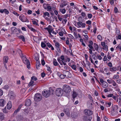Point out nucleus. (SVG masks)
<instances>
[{"label": "nucleus", "mask_w": 121, "mask_h": 121, "mask_svg": "<svg viewBox=\"0 0 121 121\" xmlns=\"http://www.w3.org/2000/svg\"><path fill=\"white\" fill-rule=\"evenodd\" d=\"M19 53L20 56L21 57L22 60L24 64L26 65H27V68L29 69L30 68L29 66L30 65V62L28 60L25 56L23 55L22 53V51L20 50V52H19Z\"/></svg>", "instance_id": "obj_1"}, {"label": "nucleus", "mask_w": 121, "mask_h": 121, "mask_svg": "<svg viewBox=\"0 0 121 121\" xmlns=\"http://www.w3.org/2000/svg\"><path fill=\"white\" fill-rule=\"evenodd\" d=\"M52 91V94H53L54 92V91L52 89H51L49 90L44 91L42 92L43 95L46 97H48L50 95L51 91Z\"/></svg>", "instance_id": "obj_2"}, {"label": "nucleus", "mask_w": 121, "mask_h": 121, "mask_svg": "<svg viewBox=\"0 0 121 121\" xmlns=\"http://www.w3.org/2000/svg\"><path fill=\"white\" fill-rule=\"evenodd\" d=\"M37 79H38L35 76H33L31 77L30 81L28 85V86H29V87L31 86V89L30 88V89H32L34 85H35V84H34V82L33 81H36Z\"/></svg>", "instance_id": "obj_3"}, {"label": "nucleus", "mask_w": 121, "mask_h": 121, "mask_svg": "<svg viewBox=\"0 0 121 121\" xmlns=\"http://www.w3.org/2000/svg\"><path fill=\"white\" fill-rule=\"evenodd\" d=\"M34 99L35 101L37 102L40 101L42 99V95L39 93H36L35 94Z\"/></svg>", "instance_id": "obj_4"}, {"label": "nucleus", "mask_w": 121, "mask_h": 121, "mask_svg": "<svg viewBox=\"0 0 121 121\" xmlns=\"http://www.w3.org/2000/svg\"><path fill=\"white\" fill-rule=\"evenodd\" d=\"M63 93V91L61 89L58 88L56 89V93L57 96H61Z\"/></svg>", "instance_id": "obj_5"}, {"label": "nucleus", "mask_w": 121, "mask_h": 121, "mask_svg": "<svg viewBox=\"0 0 121 121\" xmlns=\"http://www.w3.org/2000/svg\"><path fill=\"white\" fill-rule=\"evenodd\" d=\"M63 89V91L66 93L70 92L71 91L70 87L68 85H64Z\"/></svg>", "instance_id": "obj_6"}, {"label": "nucleus", "mask_w": 121, "mask_h": 121, "mask_svg": "<svg viewBox=\"0 0 121 121\" xmlns=\"http://www.w3.org/2000/svg\"><path fill=\"white\" fill-rule=\"evenodd\" d=\"M19 19L22 22H28L29 21L27 18L25 17V16L23 15L22 16H20L19 17Z\"/></svg>", "instance_id": "obj_7"}, {"label": "nucleus", "mask_w": 121, "mask_h": 121, "mask_svg": "<svg viewBox=\"0 0 121 121\" xmlns=\"http://www.w3.org/2000/svg\"><path fill=\"white\" fill-rule=\"evenodd\" d=\"M84 112L86 115L90 116L92 115L93 114L92 111L88 109H85L84 111Z\"/></svg>", "instance_id": "obj_8"}, {"label": "nucleus", "mask_w": 121, "mask_h": 121, "mask_svg": "<svg viewBox=\"0 0 121 121\" xmlns=\"http://www.w3.org/2000/svg\"><path fill=\"white\" fill-rule=\"evenodd\" d=\"M63 73L65 74V76L66 78H70L71 77L70 73L68 71H66L64 70Z\"/></svg>", "instance_id": "obj_9"}, {"label": "nucleus", "mask_w": 121, "mask_h": 121, "mask_svg": "<svg viewBox=\"0 0 121 121\" xmlns=\"http://www.w3.org/2000/svg\"><path fill=\"white\" fill-rule=\"evenodd\" d=\"M92 119L91 116H84L83 117L84 121H91Z\"/></svg>", "instance_id": "obj_10"}, {"label": "nucleus", "mask_w": 121, "mask_h": 121, "mask_svg": "<svg viewBox=\"0 0 121 121\" xmlns=\"http://www.w3.org/2000/svg\"><path fill=\"white\" fill-rule=\"evenodd\" d=\"M6 101L3 99H0V106L4 107L6 104Z\"/></svg>", "instance_id": "obj_11"}, {"label": "nucleus", "mask_w": 121, "mask_h": 121, "mask_svg": "<svg viewBox=\"0 0 121 121\" xmlns=\"http://www.w3.org/2000/svg\"><path fill=\"white\" fill-rule=\"evenodd\" d=\"M55 46L57 50L58 51L59 53L61 52V51L60 48V44L58 42H56L55 43Z\"/></svg>", "instance_id": "obj_12"}, {"label": "nucleus", "mask_w": 121, "mask_h": 121, "mask_svg": "<svg viewBox=\"0 0 121 121\" xmlns=\"http://www.w3.org/2000/svg\"><path fill=\"white\" fill-rule=\"evenodd\" d=\"M31 101L30 99H26L25 101V105L27 106H30L31 104Z\"/></svg>", "instance_id": "obj_13"}, {"label": "nucleus", "mask_w": 121, "mask_h": 121, "mask_svg": "<svg viewBox=\"0 0 121 121\" xmlns=\"http://www.w3.org/2000/svg\"><path fill=\"white\" fill-rule=\"evenodd\" d=\"M0 12L2 13L4 12L5 14H8L9 13V11L6 9H0Z\"/></svg>", "instance_id": "obj_14"}, {"label": "nucleus", "mask_w": 121, "mask_h": 121, "mask_svg": "<svg viewBox=\"0 0 121 121\" xmlns=\"http://www.w3.org/2000/svg\"><path fill=\"white\" fill-rule=\"evenodd\" d=\"M64 112L65 113L67 116L69 117L70 113L69 112V110L68 108H66L64 110Z\"/></svg>", "instance_id": "obj_15"}, {"label": "nucleus", "mask_w": 121, "mask_h": 121, "mask_svg": "<svg viewBox=\"0 0 121 121\" xmlns=\"http://www.w3.org/2000/svg\"><path fill=\"white\" fill-rule=\"evenodd\" d=\"M8 95L10 97L11 99H14L15 96V94L13 93V92L12 91L9 92Z\"/></svg>", "instance_id": "obj_16"}, {"label": "nucleus", "mask_w": 121, "mask_h": 121, "mask_svg": "<svg viewBox=\"0 0 121 121\" xmlns=\"http://www.w3.org/2000/svg\"><path fill=\"white\" fill-rule=\"evenodd\" d=\"M12 107L11 102L10 101H9L7 104V109L9 110Z\"/></svg>", "instance_id": "obj_17"}, {"label": "nucleus", "mask_w": 121, "mask_h": 121, "mask_svg": "<svg viewBox=\"0 0 121 121\" xmlns=\"http://www.w3.org/2000/svg\"><path fill=\"white\" fill-rule=\"evenodd\" d=\"M67 4V2L65 1H64L63 3L60 4V6L61 8H63L64 6H66Z\"/></svg>", "instance_id": "obj_18"}, {"label": "nucleus", "mask_w": 121, "mask_h": 121, "mask_svg": "<svg viewBox=\"0 0 121 121\" xmlns=\"http://www.w3.org/2000/svg\"><path fill=\"white\" fill-rule=\"evenodd\" d=\"M8 56H4L3 60V63H7L8 60Z\"/></svg>", "instance_id": "obj_19"}, {"label": "nucleus", "mask_w": 121, "mask_h": 121, "mask_svg": "<svg viewBox=\"0 0 121 121\" xmlns=\"http://www.w3.org/2000/svg\"><path fill=\"white\" fill-rule=\"evenodd\" d=\"M11 31L13 33H15L17 31V29L15 27L13 26L11 28Z\"/></svg>", "instance_id": "obj_20"}, {"label": "nucleus", "mask_w": 121, "mask_h": 121, "mask_svg": "<svg viewBox=\"0 0 121 121\" xmlns=\"http://www.w3.org/2000/svg\"><path fill=\"white\" fill-rule=\"evenodd\" d=\"M53 65L55 66H56L58 65H59V64L57 62L56 60L55 59H53Z\"/></svg>", "instance_id": "obj_21"}, {"label": "nucleus", "mask_w": 121, "mask_h": 121, "mask_svg": "<svg viewBox=\"0 0 121 121\" xmlns=\"http://www.w3.org/2000/svg\"><path fill=\"white\" fill-rule=\"evenodd\" d=\"M4 118V114L2 112L0 113V119L1 120H3Z\"/></svg>", "instance_id": "obj_22"}, {"label": "nucleus", "mask_w": 121, "mask_h": 121, "mask_svg": "<svg viewBox=\"0 0 121 121\" xmlns=\"http://www.w3.org/2000/svg\"><path fill=\"white\" fill-rule=\"evenodd\" d=\"M102 86L104 88L107 87L108 86V84L106 82H104L102 84Z\"/></svg>", "instance_id": "obj_23"}, {"label": "nucleus", "mask_w": 121, "mask_h": 121, "mask_svg": "<svg viewBox=\"0 0 121 121\" xmlns=\"http://www.w3.org/2000/svg\"><path fill=\"white\" fill-rule=\"evenodd\" d=\"M71 115L72 117L74 118H76L77 116V115L75 112L71 113Z\"/></svg>", "instance_id": "obj_24"}, {"label": "nucleus", "mask_w": 121, "mask_h": 121, "mask_svg": "<svg viewBox=\"0 0 121 121\" xmlns=\"http://www.w3.org/2000/svg\"><path fill=\"white\" fill-rule=\"evenodd\" d=\"M40 65V64L39 61H37L36 62V67L37 69H39Z\"/></svg>", "instance_id": "obj_25"}, {"label": "nucleus", "mask_w": 121, "mask_h": 121, "mask_svg": "<svg viewBox=\"0 0 121 121\" xmlns=\"http://www.w3.org/2000/svg\"><path fill=\"white\" fill-rule=\"evenodd\" d=\"M94 46L95 49L96 51H98L99 50V46L96 43H94Z\"/></svg>", "instance_id": "obj_26"}, {"label": "nucleus", "mask_w": 121, "mask_h": 121, "mask_svg": "<svg viewBox=\"0 0 121 121\" xmlns=\"http://www.w3.org/2000/svg\"><path fill=\"white\" fill-rule=\"evenodd\" d=\"M78 95V94L75 91H73V93L72 94L73 98L74 99L77 97Z\"/></svg>", "instance_id": "obj_27"}, {"label": "nucleus", "mask_w": 121, "mask_h": 121, "mask_svg": "<svg viewBox=\"0 0 121 121\" xmlns=\"http://www.w3.org/2000/svg\"><path fill=\"white\" fill-rule=\"evenodd\" d=\"M117 69L116 67H113L112 68L110 67L109 68L110 71L111 72H113L114 71H115Z\"/></svg>", "instance_id": "obj_28"}, {"label": "nucleus", "mask_w": 121, "mask_h": 121, "mask_svg": "<svg viewBox=\"0 0 121 121\" xmlns=\"http://www.w3.org/2000/svg\"><path fill=\"white\" fill-rule=\"evenodd\" d=\"M20 39H21L23 42H25V37L24 36L22 35H21L18 37Z\"/></svg>", "instance_id": "obj_29"}, {"label": "nucleus", "mask_w": 121, "mask_h": 121, "mask_svg": "<svg viewBox=\"0 0 121 121\" xmlns=\"http://www.w3.org/2000/svg\"><path fill=\"white\" fill-rule=\"evenodd\" d=\"M46 15H47L48 17H49L50 16V15L49 13L48 12L44 13L43 16V17L44 18Z\"/></svg>", "instance_id": "obj_30"}, {"label": "nucleus", "mask_w": 121, "mask_h": 121, "mask_svg": "<svg viewBox=\"0 0 121 121\" xmlns=\"http://www.w3.org/2000/svg\"><path fill=\"white\" fill-rule=\"evenodd\" d=\"M60 11L62 13L64 14L65 13L66 11L65 9L64 8L63 9H60Z\"/></svg>", "instance_id": "obj_31"}, {"label": "nucleus", "mask_w": 121, "mask_h": 121, "mask_svg": "<svg viewBox=\"0 0 121 121\" xmlns=\"http://www.w3.org/2000/svg\"><path fill=\"white\" fill-rule=\"evenodd\" d=\"M41 47L43 48L46 47V45L43 42H42L41 43Z\"/></svg>", "instance_id": "obj_32"}, {"label": "nucleus", "mask_w": 121, "mask_h": 121, "mask_svg": "<svg viewBox=\"0 0 121 121\" xmlns=\"http://www.w3.org/2000/svg\"><path fill=\"white\" fill-rule=\"evenodd\" d=\"M39 56L38 55H37L35 56L34 59L36 61H38V60H39Z\"/></svg>", "instance_id": "obj_33"}, {"label": "nucleus", "mask_w": 121, "mask_h": 121, "mask_svg": "<svg viewBox=\"0 0 121 121\" xmlns=\"http://www.w3.org/2000/svg\"><path fill=\"white\" fill-rule=\"evenodd\" d=\"M70 66L72 67L73 69L74 70H76V67L75 65H73Z\"/></svg>", "instance_id": "obj_34"}, {"label": "nucleus", "mask_w": 121, "mask_h": 121, "mask_svg": "<svg viewBox=\"0 0 121 121\" xmlns=\"http://www.w3.org/2000/svg\"><path fill=\"white\" fill-rule=\"evenodd\" d=\"M115 30L116 33L117 35H118L120 32V30L117 28H116Z\"/></svg>", "instance_id": "obj_35"}, {"label": "nucleus", "mask_w": 121, "mask_h": 121, "mask_svg": "<svg viewBox=\"0 0 121 121\" xmlns=\"http://www.w3.org/2000/svg\"><path fill=\"white\" fill-rule=\"evenodd\" d=\"M119 78V76L118 75L116 74L114 75L113 78V79H118Z\"/></svg>", "instance_id": "obj_36"}, {"label": "nucleus", "mask_w": 121, "mask_h": 121, "mask_svg": "<svg viewBox=\"0 0 121 121\" xmlns=\"http://www.w3.org/2000/svg\"><path fill=\"white\" fill-rule=\"evenodd\" d=\"M57 60L61 65H63V62H62V61H62L59 58H58L57 59Z\"/></svg>", "instance_id": "obj_37"}, {"label": "nucleus", "mask_w": 121, "mask_h": 121, "mask_svg": "<svg viewBox=\"0 0 121 121\" xmlns=\"http://www.w3.org/2000/svg\"><path fill=\"white\" fill-rule=\"evenodd\" d=\"M111 104V102L109 103L106 102L105 103V104L106 105V106L107 107H109L110 106Z\"/></svg>", "instance_id": "obj_38"}, {"label": "nucleus", "mask_w": 121, "mask_h": 121, "mask_svg": "<svg viewBox=\"0 0 121 121\" xmlns=\"http://www.w3.org/2000/svg\"><path fill=\"white\" fill-rule=\"evenodd\" d=\"M62 17V16H60L59 15H57V17H58V19H59V20L60 21H61L63 18H62L61 17Z\"/></svg>", "instance_id": "obj_39"}, {"label": "nucleus", "mask_w": 121, "mask_h": 121, "mask_svg": "<svg viewBox=\"0 0 121 121\" xmlns=\"http://www.w3.org/2000/svg\"><path fill=\"white\" fill-rule=\"evenodd\" d=\"M52 10V8L51 6H47V10L48 11H51Z\"/></svg>", "instance_id": "obj_40"}, {"label": "nucleus", "mask_w": 121, "mask_h": 121, "mask_svg": "<svg viewBox=\"0 0 121 121\" xmlns=\"http://www.w3.org/2000/svg\"><path fill=\"white\" fill-rule=\"evenodd\" d=\"M97 38L98 39L100 40L101 41L102 39L101 36L100 35H98L97 36Z\"/></svg>", "instance_id": "obj_41"}, {"label": "nucleus", "mask_w": 121, "mask_h": 121, "mask_svg": "<svg viewBox=\"0 0 121 121\" xmlns=\"http://www.w3.org/2000/svg\"><path fill=\"white\" fill-rule=\"evenodd\" d=\"M113 80L112 79H108L107 80V81L109 83L111 84L112 83Z\"/></svg>", "instance_id": "obj_42"}, {"label": "nucleus", "mask_w": 121, "mask_h": 121, "mask_svg": "<svg viewBox=\"0 0 121 121\" xmlns=\"http://www.w3.org/2000/svg\"><path fill=\"white\" fill-rule=\"evenodd\" d=\"M92 58L94 60H96L97 59V58L96 57L95 58V54L94 53H92Z\"/></svg>", "instance_id": "obj_43"}, {"label": "nucleus", "mask_w": 121, "mask_h": 121, "mask_svg": "<svg viewBox=\"0 0 121 121\" xmlns=\"http://www.w3.org/2000/svg\"><path fill=\"white\" fill-rule=\"evenodd\" d=\"M2 111L3 112L5 113H8V111H7L6 110V108L5 107L4 109H2Z\"/></svg>", "instance_id": "obj_44"}, {"label": "nucleus", "mask_w": 121, "mask_h": 121, "mask_svg": "<svg viewBox=\"0 0 121 121\" xmlns=\"http://www.w3.org/2000/svg\"><path fill=\"white\" fill-rule=\"evenodd\" d=\"M65 74H61L60 76V78L61 79H63L65 78Z\"/></svg>", "instance_id": "obj_45"}, {"label": "nucleus", "mask_w": 121, "mask_h": 121, "mask_svg": "<svg viewBox=\"0 0 121 121\" xmlns=\"http://www.w3.org/2000/svg\"><path fill=\"white\" fill-rule=\"evenodd\" d=\"M92 16V15L91 14L88 13L87 14V17L88 18H91Z\"/></svg>", "instance_id": "obj_46"}, {"label": "nucleus", "mask_w": 121, "mask_h": 121, "mask_svg": "<svg viewBox=\"0 0 121 121\" xmlns=\"http://www.w3.org/2000/svg\"><path fill=\"white\" fill-rule=\"evenodd\" d=\"M97 56L98 58V59L99 60H102V58L100 55L98 54L97 55Z\"/></svg>", "instance_id": "obj_47"}, {"label": "nucleus", "mask_w": 121, "mask_h": 121, "mask_svg": "<svg viewBox=\"0 0 121 121\" xmlns=\"http://www.w3.org/2000/svg\"><path fill=\"white\" fill-rule=\"evenodd\" d=\"M30 30L35 33L37 31L35 29H34L32 27L31 28H30Z\"/></svg>", "instance_id": "obj_48"}, {"label": "nucleus", "mask_w": 121, "mask_h": 121, "mask_svg": "<svg viewBox=\"0 0 121 121\" xmlns=\"http://www.w3.org/2000/svg\"><path fill=\"white\" fill-rule=\"evenodd\" d=\"M86 23L88 25H90L91 24V20H88L86 22Z\"/></svg>", "instance_id": "obj_49"}, {"label": "nucleus", "mask_w": 121, "mask_h": 121, "mask_svg": "<svg viewBox=\"0 0 121 121\" xmlns=\"http://www.w3.org/2000/svg\"><path fill=\"white\" fill-rule=\"evenodd\" d=\"M23 105L22 104H21L19 105L18 108H17V109L19 111L20 110L22 107V106Z\"/></svg>", "instance_id": "obj_50"}, {"label": "nucleus", "mask_w": 121, "mask_h": 121, "mask_svg": "<svg viewBox=\"0 0 121 121\" xmlns=\"http://www.w3.org/2000/svg\"><path fill=\"white\" fill-rule=\"evenodd\" d=\"M107 60H108V61H109V60L107 59V57L106 56H104L103 60L104 61H106Z\"/></svg>", "instance_id": "obj_51"}, {"label": "nucleus", "mask_w": 121, "mask_h": 121, "mask_svg": "<svg viewBox=\"0 0 121 121\" xmlns=\"http://www.w3.org/2000/svg\"><path fill=\"white\" fill-rule=\"evenodd\" d=\"M41 64L43 66L45 64V62L43 59L41 60Z\"/></svg>", "instance_id": "obj_52"}, {"label": "nucleus", "mask_w": 121, "mask_h": 121, "mask_svg": "<svg viewBox=\"0 0 121 121\" xmlns=\"http://www.w3.org/2000/svg\"><path fill=\"white\" fill-rule=\"evenodd\" d=\"M104 47L102 48L103 49L106 50L107 51L108 50V47L107 45H105V46Z\"/></svg>", "instance_id": "obj_53"}, {"label": "nucleus", "mask_w": 121, "mask_h": 121, "mask_svg": "<svg viewBox=\"0 0 121 121\" xmlns=\"http://www.w3.org/2000/svg\"><path fill=\"white\" fill-rule=\"evenodd\" d=\"M3 91L0 88V96H1L3 94Z\"/></svg>", "instance_id": "obj_54"}, {"label": "nucleus", "mask_w": 121, "mask_h": 121, "mask_svg": "<svg viewBox=\"0 0 121 121\" xmlns=\"http://www.w3.org/2000/svg\"><path fill=\"white\" fill-rule=\"evenodd\" d=\"M91 56L90 55L89 57V58L90 59L91 62V63H92L94 65H95V63L93 62V61L92 59V58L91 57Z\"/></svg>", "instance_id": "obj_55"}, {"label": "nucleus", "mask_w": 121, "mask_h": 121, "mask_svg": "<svg viewBox=\"0 0 121 121\" xmlns=\"http://www.w3.org/2000/svg\"><path fill=\"white\" fill-rule=\"evenodd\" d=\"M32 22L33 23V24L34 25H36L38 26H39V25L35 21H32Z\"/></svg>", "instance_id": "obj_56"}, {"label": "nucleus", "mask_w": 121, "mask_h": 121, "mask_svg": "<svg viewBox=\"0 0 121 121\" xmlns=\"http://www.w3.org/2000/svg\"><path fill=\"white\" fill-rule=\"evenodd\" d=\"M47 46L49 48H50L51 47H52V45L49 42L47 43Z\"/></svg>", "instance_id": "obj_57"}, {"label": "nucleus", "mask_w": 121, "mask_h": 121, "mask_svg": "<svg viewBox=\"0 0 121 121\" xmlns=\"http://www.w3.org/2000/svg\"><path fill=\"white\" fill-rule=\"evenodd\" d=\"M61 67L65 70H67L68 69L67 67L66 66H62Z\"/></svg>", "instance_id": "obj_58"}, {"label": "nucleus", "mask_w": 121, "mask_h": 121, "mask_svg": "<svg viewBox=\"0 0 121 121\" xmlns=\"http://www.w3.org/2000/svg\"><path fill=\"white\" fill-rule=\"evenodd\" d=\"M88 46L90 48V49H93V47L92 46V45H91L90 44H89L88 45Z\"/></svg>", "instance_id": "obj_59"}, {"label": "nucleus", "mask_w": 121, "mask_h": 121, "mask_svg": "<svg viewBox=\"0 0 121 121\" xmlns=\"http://www.w3.org/2000/svg\"><path fill=\"white\" fill-rule=\"evenodd\" d=\"M116 48L117 49L118 48L120 50V51H121V45H119L116 47Z\"/></svg>", "instance_id": "obj_60"}, {"label": "nucleus", "mask_w": 121, "mask_h": 121, "mask_svg": "<svg viewBox=\"0 0 121 121\" xmlns=\"http://www.w3.org/2000/svg\"><path fill=\"white\" fill-rule=\"evenodd\" d=\"M77 24L78 26L79 27H80L81 26L82 22H77Z\"/></svg>", "instance_id": "obj_61"}, {"label": "nucleus", "mask_w": 121, "mask_h": 121, "mask_svg": "<svg viewBox=\"0 0 121 121\" xmlns=\"http://www.w3.org/2000/svg\"><path fill=\"white\" fill-rule=\"evenodd\" d=\"M109 2L111 5H112L114 4V2L113 0H110Z\"/></svg>", "instance_id": "obj_62"}, {"label": "nucleus", "mask_w": 121, "mask_h": 121, "mask_svg": "<svg viewBox=\"0 0 121 121\" xmlns=\"http://www.w3.org/2000/svg\"><path fill=\"white\" fill-rule=\"evenodd\" d=\"M13 13L15 15H16L17 16H18L19 15V14H18L17 12H16L14 11L13 12Z\"/></svg>", "instance_id": "obj_63"}, {"label": "nucleus", "mask_w": 121, "mask_h": 121, "mask_svg": "<svg viewBox=\"0 0 121 121\" xmlns=\"http://www.w3.org/2000/svg\"><path fill=\"white\" fill-rule=\"evenodd\" d=\"M112 83V85L114 86H115L117 85L116 83L114 80L113 81Z\"/></svg>", "instance_id": "obj_64"}]
</instances>
